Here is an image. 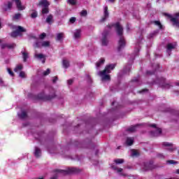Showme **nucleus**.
Wrapping results in <instances>:
<instances>
[{
  "label": "nucleus",
  "mask_w": 179,
  "mask_h": 179,
  "mask_svg": "<svg viewBox=\"0 0 179 179\" xmlns=\"http://www.w3.org/2000/svg\"><path fill=\"white\" fill-rule=\"evenodd\" d=\"M111 29V25H108L106 27V30H110Z\"/></svg>",
  "instance_id": "55"
},
{
  "label": "nucleus",
  "mask_w": 179,
  "mask_h": 179,
  "mask_svg": "<svg viewBox=\"0 0 179 179\" xmlns=\"http://www.w3.org/2000/svg\"><path fill=\"white\" fill-rule=\"evenodd\" d=\"M13 3L10 1H8V3H4L3 9L6 12V10H9V9L12 8Z\"/></svg>",
  "instance_id": "18"
},
{
  "label": "nucleus",
  "mask_w": 179,
  "mask_h": 179,
  "mask_svg": "<svg viewBox=\"0 0 179 179\" xmlns=\"http://www.w3.org/2000/svg\"><path fill=\"white\" fill-rule=\"evenodd\" d=\"M115 163L116 164H122L124 163V159H116L114 160Z\"/></svg>",
  "instance_id": "36"
},
{
  "label": "nucleus",
  "mask_w": 179,
  "mask_h": 179,
  "mask_svg": "<svg viewBox=\"0 0 179 179\" xmlns=\"http://www.w3.org/2000/svg\"><path fill=\"white\" fill-rule=\"evenodd\" d=\"M70 23L73 24L76 22V17H72L69 20Z\"/></svg>",
  "instance_id": "43"
},
{
  "label": "nucleus",
  "mask_w": 179,
  "mask_h": 179,
  "mask_svg": "<svg viewBox=\"0 0 179 179\" xmlns=\"http://www.w3.org/2000/svg\"><path fill=\"white\" fill-rule=\"evenodd\" d=\"M55 97V94H52V95H45L44 92H42L38 95V99H39V100L45 101L52 100V99H54Z\"/></svg>",
  "instance_id": "7"
},
{
  "label": "nucleus",
  "mask_w": 179,
  "mask_h": 179,
  "mask_svg": "<svg viewBox=\"0 0 179 179\" xmlns=\"http://www.w3.org/2000/svg\"><path fill=\"white\" fill-rule=\"evenodd\" d=\"M50 13V9L48 6L43 7L41 10V15H47Z\"/></svg>",
  "instance_id": "28"
},
{
  "label": "nucleus",
  "mask_w": 179,
  "mask_h": 179,
  "mask_svg": "<svg viewBox=\"0 0 179 179\" xmlns=\"http://www.w3.org/2000/svg\"><path fill=\"white\" fill-rule=\"evenodd\" d=\"M20 78H26V73L24 71L20 72L19 74Z\"/></svg>",
  "instance_id": "44"
},
{
  "label": "nucleus",
  "mask_w": 179,
  "mask_h": 179,
  "mask_svg": "<svg viewBox=\"0 0 179 179\" xmlns=\"http://www.w3.org/2000/svg\"><path fill=\"white\" fill-rule=\"evenodd\" d=\"M47 36V34H45V33H43L40 35L39 38H41V40H44V38H45Z\"/></svg>",
  "instance_id": "46"
},
{
  "label": "nucleus",
  "mask_w": 179,
  "mask_h": 179,
  "mask_svg": "<svg viewBox=\"0 0 179 179\" xmlns=\"http://www.w3.org/2000/svg\"><path fill=\"white\" fill-rule=\"evenodd\" d=\"M153 169H156V165L153 164V162H147L143 165V171H149Z\"/></svg>",
  "instance_id": "8"
},
{
  "label": "nucleus",
  "mask_w": 179,
  "mask_h": 179,
  "mask_svg": "<svg viewBox=\"0 0 179 179\" xmlns=\"http://www.w3.org/2000/svg\"><path fill=\"white\" fill-rule=\"evenodd\" d=\"M67 83L68 85H72V83H73V80H68Z\"/></svg>",
  "instance_id": "52"
},
{
  "label": "nucleus",
  "mask_w": 179,
  "mask_h": 179,
  "mask_svg": "<svg viewBox=\"0 0 179 179\" xmlns=\"http://www.w3.org/2000/svg\"><path fill=\"white\" fill-rule=\"evenodd\" d=\"M0 86H5V82L3 81V79L0 77Z\"/></svg>",
  "instance_id": "47"
},
{
  "label": "nucleus",
  "mask_w": 179,
  "mask_h": 179,
  "mask_svg": "<svg viewBox=\"0 0 179 179\" xmlns=\"http://www.w3.org/2000/svg\"><path fill=\"white\" fill-rule=\"evenodd\" d=\"M16 47L15 43H4L1 45V48L3 50L5 48H8V50H12V48H15Z\"/></svg>",
  "instance_id": "13"
},
{
  "label": "nucleus",
  "mask_w": 179,
  "mask_h": 179,
  "mask_svg": "<svg viewBox=\"0 0 179 179\" xmlns=\"http://www.w3.org/2000/svg\"><path fill=\"white\" fill-rule=\"evenodd\" d=\"M153 73H150V71H147V75H152Z\"/></svg>",
  "instance_id": "59"
},
{
  "label": "nucleus",
  "mask_w": 179,
  "mask_h": 179,
  "mask_svg": "<svg viewBox=\"0 0 179 179\" xmlns=\"http://www.w3.org/2000/svg\"><path fill=\"white\" fill-rule=\"evenodd\" d=\"M34 47L35 48H41V47H43V41H36V42L34 45Z\"/></svg>",
  "instance_id": "29"
},
{
  "label": "nucleus",
  "mask_w": 179,
  "mask_h": 179,
  "mask_svg": "<svg viewBox=\"0 0 179 179\" xmlns=\"http://www.w3.org/2000/svg\"><path fill=\"white\" fill-rule=\"evenodd\" d=\"M178 164V162H177L176 161H174L173 159L166 161V164Z\"/></svg>",
  "instance_id": "39"
},
{
  "label": "nucleus",
  "mask_w": 179,
  "mask_h": 179,
  "mask_svg": "<svg viewBox=\"0 0 179 179\" xmlns=\"http://www.w3.org/2000/svg\"><path fill=\"white\" fill-rule=\"evenodd\" d=\"M120 176H127V174H124V173H120Z\"/></svg>",
  "instance_id": "62"
},
{
  "label": "nucleus",
  "mask_w": 179,
  "mask_h": 179,
  "mask_svg": "<svg viewBox=\"0 0 179 179\" xmlns=\"http://www.w3.org/2000/svg\"><path fill=\"white\" fill-rule=\"evenodd\" d=\"M178 17L174 18H171V21L173 23V26H176V27H179V20L177 19Z\"/></svg>",
  "instance_id": "26"
},
{
  "label": "nucleus",
  "mask_w": 179,
  "mask_h": 179,
  "mask_svg": "<svg viewBox=\"0 0 179 179\" xmlns=\"http://www.w3.org/2000/svg\"><path fill=\"white\" fill-rule=\"evenodd\" d=\"M116 33L119 37V41H118V45H117V51H121L122 48H124L126 45L125 43V38H124V28H122V26L119 24V22L115 23L113 24Z\"/></svg>",
  "instance_id": "1"
},
{
  "label": "nucleus",
  "mask_w": 179,
  "mask_h": 179,
  "mask_svg": "<svg viewBox=\"0 0 179 179\" xmlns=\"http://www.w3.org/2000/svg\"><path fill=\"white\" fill-rule=\"evenodd\" d=\"M106 62V59L105 58H101L98 62L96 64V69H99L101 65H103Z\"/></svg>",
  "instance_id": "21"
},
{
  "label": "nucleus",
  "mask_w": 179,
  "mask_h": 179,
  "mask_svg": "<svg viewBox=\"0 0 179 179\" xmlns=\"http://www.w3.org/2000/svg\"><path fill=\"white\" fill-rule=\"evenodd\" d=\"M80 16H83V17H86L87 16V10H83L80 13Z\"/></svg>",
  "instance_id": "38"
},
{
  "label": "nucleus",
  "mask_w": 179,
  "mask_h": 179,
  "mask_svg": "<svg viewBox=\"0 0 179 179\" xmlns=\"http://www.w3.org/2000/svg\"><path fill=\"white\" fill-rule=\"evenodd\" d=\"M21 54L22 55L24 62H27V58H29V53L27 52L22 51Z\"/></svg>",
  "instance_id": "25"
},
{
  "label": "nucleus",
  "mask_w": 179,
  "mask_h": 179,
  "mask_svg": "<svg viewBox=\"0 0 179 179\" xmlns=\"http://www.w3.org/2000/svg\"><path fill=\"white\" fill-rule=\"evenodd\" d=\"M115 68V64H111L106 65L105 69L103 71H99L98 76L101 78V80L107 81L110 80L111 78L108 73H110L111 71Z\"/></svg>",
  "instance_id": "2"
},
{
  "label": "nucleus",
  "mask_w": 179,
  "mask_h": 179,
  "mask_svg": "<svg viewBox=\"0 0 179 179\" xmlns=\"http://www.w3.org/2000/svg\"><path fill=\"white\" fill-rule=\"evenodd\" d=\"M131 156H132V157H135L136 156H139V152H138V151H136L135 150H131Z\"/></svg>",
  "instance_id": "37"
},
{
  "label": "nucleus",
  "mask_w": 179,
  "mask_h": 179,
  "mask_svg": "<svg viewBox=\"0 0 179 179\" xmlns=\"http://www.w3.org/2000/svg\"><path fill=\"white\" fill-rule=\"evenodd\" d=\"M81 32H82V31H80V29L76 30L73 33L74 38H76V39L80 38V33Z\"/></svg>",
  "instance_id": "23"
},
{
  "label": "nucleus",
  "mask_w": 179,
  "mask_h": 179,
  "mask_svg": "<svg viewBox=\"0 0 179 179\" xmlns=\"http://www.w3.org/2000/svg\"><path fill=\"white\" fill-rule=\"evenodd\" d=\"M16 3L17 8L18 10H23L24 9V7L22 6V2H20V0H14Z\"/></svg>",
  "instance_id": "20"
},
{
  "label": "nucleus",
  "mask_w": 179,
  "mask_h": 179,
  "mask_svg": "<svg viewBox=\"0 0 179 179\" xmlns=\"http://www.w3.org/2000/svg\"><path fill=\"white\" fill-rule=\"evenodd\" d=\"M108 2H110V3H114L115 2V0H108Z\"/></svg>",
  "instance_id": "56"
},
{
  "label": "nucleus",
  "mask_w": 179,
  "mask_h": 179,
  "mask_svg": "<svg viewBox=\"0 0 179 179\" xmlns=\"http://www.w3.org/2000/svg\"><path fill=\"white\" fill-rule=\"evenodd\" d=\"M37 16H38L37 11L33 12L31 15V17H32V19H35V17H37Z\"/></svg>",
  "instance_id": "41"
},
{
  "label": "nucleus",
  "mask_w": 179,
  "mask_h": 179,
  "mask_svg": "<svg viewBox=\"0 0 179 179\" xmlns=\"http://www.w3.org/2000/svg\"><path fill=\"white\" fill-rule=\"evenodd\" d=\"M108 16H110V13H108V7L105 6L103 8V16L100 20L101 23L106 22V20H107V19H108Z\"/></svg>",
  "instance_id": "10"
},
{
  "label": "nucleus",
  "mask_w": 179,
  "mask_h": 179,
  "mask_svg": "<svg viewBox=\"0 0 179 179\" xmlns=\"http://www.w3.org/2000/svg\"><path fill=\"white\" fill-rule=\"evenodd\" d=\"M7 71H8L9 75H10V76H13V71H12V70H10V69H7Z\"/></svg>",
  "instance_id": "49"
},
{
  "label": "nucleus",
  "mask_w": 179,
  "mask_h": 179,
  "mask_svg": "<svg viewBox=\"0 0 179 179\" xmlns=\"http://www.w3.org/2000/svg\"><path fill=\"white\" fill-rule=\"evenodd\" d=\"M45 22L48 24H52V23H54V15L52 14L48 15Z\"/></svg>",
  "instance_id": "15"
},
{
  "label": "nucleus",
  "mask_w": 179,
  "mask_h": 179,
  "mask_svg": "<svg viewBox=\"0 0 179 179\" xmlns=\"http://www.w3.org/2000/svg\"><path fill=\"white\" fill-rule=\"evenodd\" d=\"M42 47H50V41H42Z\"/></svg>",
  "instance_id": "35"
},
{
  "label": "nucleus",
  "mask_w": 179,
  "mask_h": 179,
  "mask_svg": "<svg viewBox=\"0 0 179 179\" xmlns=\"http://www.w3.org/2000/svg\"><path fill=\"white\" fill-rule=\"evenodd\" d=\"M157 157H159V159H164V155L163 154H157Z\"/></svg>",
  "instance_id": "48"
},
{
  "label": "nucleus",
  "mask_w": 179,
  "mask_h": 179,
  "mask_svg": "<svg viewBox=\"0 0 179 179\" xmlns=\"http://www.w3.org/2000/svg\"><path fill=\"white\" fill-rule=\"evenodd\" d=\"M131 69V66H128L127 68L124 69L125 73H127V72H129Z\"/></svg>",
  "instance_id": "50"
},
{
  "label": "nucleus",
  "mask_w": 179,
  "mask_h": 179,
  "mask_svg": "<svg viewBox=\"0 0 179 179\" xmlns=\"http://www.w3.org/2000/svg\"><path fill=\"white\" fill-rule=\"evenodd\" d=\"M164 16H166L167 17H169V19H171H171H174V17H173V15L167 13H164Z\"/></svg>",
  "instance_id": "45"
},
{
  "label": "nucleus",
  "mask_w": 179,
  "mask_h": 179,
  "mask_svg": "<svg viewBox=\"0 0 179 179\" xmlns=\"http://www.w3.org/2000/svg\"><path fill=\"white\" fill-rule=\"evenodd\" d=\"M57 175H55V176H53L52 178H51L50 179H57Z\"/></svg>",
  "instance_id": "58"
},
{
  "label": "nucleus",
  "mask_w": 179,
  "mask_h": 179,
  "mask_svg": "<svg viewBox=\"0 0 179 179\" xmlns=\"http://www.w3.org/2000/svg\"><path fill=\"white\" fill-rule=\"evenodd\" d=\"M113 170H115V171H117V173H122V168H118L115 166H112Z\"/></svg>",
  "instance_id": "30"
},
{
  "label": "nucleus",
  "mask_w": 179,
  "mask_h": 179,
  "mask_svg": "<svg viewBox=\"0 0 179 179\" xmlns=\"http://www.w3.org/2000/svg\"><path fill=\"white\" fill-rule=\"evenodd\" d=\"M134 141L135 138L133 137H127L126 139V145H127V146H132V145H134Z\"/></svg>",
  "instance_id": "16"
},
{
  "label": "nucleus",
  "mask_w": 179,
  "mask_h": 179,
  "mask_svg": "<svg viewBox=\"0 0 179 179\" xmlns=\"http://www.w3.org/2000/svg\"><path fill=\"white\" fill-rule=\"evenodd\" d=\"M77 1L78 0H67V3H69V5H72L73 6L76 5Z\"/></svg>",
  "instance_id": "34"
},
{
  "label": "nucleus",
  "mask_w": 179,
  "mask_h": 179,
  "mask_svg": "<svg viewBox=\"0 0 179 179\" xmlns=\"http://www.w3.org/2000/svg\"><path fill=\"white\" fill-rule=\"evenodd\" d=\"M175 17H179V13H175Z\"/></svg>",
  "instance_id": "57"
},
{
  "label": "nucleus",
  "mask_w": 179,
  "mask_h": 179,
  "mask_svg": "<svg viewBox=\"0 0 179 179\" xmlns=\"http://www.w3.org/2000/svg\"><path fill=\"white\" fill-rule=\"evenodd\" d=\"M64 39V33H59L56 35V41H62Z\"/></svg>",
  "instance_id": "27"
},
{
  "label": "nucleus",
  "mask_w": 179,
  "mask_h": 179,
  "mask_svg": "<svg viewBox=\"0 0 179 179\" xmlns=\"http://www.w3.org/2000/svg\"><path fill=\"white\" fill-rule=\"evenodd\" d=\"M153 37H155V33L150 34L148 35V38H153Z\"/></svg>",
  "instance_id": "51"
},
{
  "label": "nucleus",
  "mask_w": 179,
  "mask_h": 179,
  "mask_svg": "<svg viewBox=\"0 0 179 179\" xmlns=\"http://www.w3.org/2000/svg\"><path fill=\"white\" fill-rule=\"evenodd\" d=\"M22 17V14L17 13L13 17V20H19V19Z\"/></svg>",
  "instance_id": "33"
},
{
  "label": "nucleus",
  "mask_w": 179,
  "mask_h": 179,
  "mask_svg": "<svg viewBox=\"0 0 179 179\" xmlns=\"http://www.w3.org/2000/svg\"><path fill=\"white\" fill-rule=\"evenodd\" d=\"M162 146H164L165 148H167V150H169V152H173V144L168 142H164L162 143Z\"/></svg>",
  "instance_id": "19"
},
{
  "label": "nucleus",
  "mask_w": 179,
  "mask_h": 179,
  "mask_svg": "<svg viewBox=\"0 0 179 179\" xmlns=\"http://www.w3.org/2000/svg\"><path fill=\"white\" fill-rule=\"evenodd\" d=\"M38 6L45 8L47 6H50V3H48L47 0H41L38 4Z\"/></svg>",
  "instance_id": "14"
},
{
  "label": "nucleus",
  "mask_w": 179,
  "mask_h": 179,
  "mask_svg": "<svg viewBox=\"0 0 179 179\" xmlns=\"http://www.w3.org/2000/svg\"><path fill=\"white\" fill-rule=\"evenodd\" d=\"M17 115H18L19 118H20L21 120H24V119L27 118V113L24 110H22L21 112V114L17 113Z\"/></svg>",
  "instance_id": "22"
},
{
  "label": "nucleus",
  "mask_w": 179,
  "mask_h": 179,
  "mask_svg": "<svg viewBox=\"0 0 179 179\" xmlns=\"http://www.w3.org/2000/svg\"><path fill=\"white\" fill-rule=\"evenodd\" d=\"M14 29H15V31L10 34L11 37L13 38L17 37V36H22L21 33H25L26 31V29L22 26H15Z\"/></svg>",
  "instance_id": "4"
},
{
  "label": "nucleus",
  "mask_w": 179,
  "mask_h": 179,
  "mask_svg": "<svg viewBox=\"0 0 179 179\" xmlns=\"http://www.w3.org/2000/svg\"><path fill=\"white\" fill-rule=\"evenodd\" d=\"M156 83H159V86L162 87V89H170L171 85H170V83L166 80V78H161L157 81Z\"/></svg>",
  "instance_id": "6"
},
{
  "label": "nucleus",
  "mask_w": 179,
  "mask_h": 179,
  "mask_svg": "<svg viewBox=\"0 0 179 179\" xmlns=\"http://www.w3.org/2000/svg\"><path fill=\"white\" fill-rule=\"evenodd\" d=\"M23 69V65L20 64L17 65L14 69L15 72H19V71H22Z\"/></svg>",
  "instance_id": "31"
},
{
  "label": "nucleus",
  "mask_w": 179,
  "mask_h": 179,
  "mask_svg": "<svg viewBox=\"0 0 179 179\" xmlns=\"http://www.w3.org/2000/svg\"><path fill=\"white\" fill-rule=\"evenodd\" d=\"M34 58H36V59H42V64L45 63V55L43 54H41V53L38 54L37 52H35Z\"/></svg>",
  "instance_id": "11"
},
{
  "label": "nucleus",
  "mask_w": 179,
  "mask_h": 179,
  "mask_svg": "<svg viewBox=\"0 0 179 179\" xmlns=\"http://www.w3.org/2000/svg\"><path fill=\"white\" fill-rule=\"evenodd\" d=\"M62 66H63V68H64L65 69H68V68H69L70 66L69 61L67 59H63Z\"/></svg>",
  "instance_id": "24"
},
{
  "label": "nucleus",
  "mask_w": 179,
  "mask_h": 179,
  "mask_svg": "<svg viewBox=\"0 0 179 179\" xmlns=\"http://www.w3.org/2000/svg\"><path fill=\"white\" fill-rule=\"evenodd\" d=\"M154 24H155V26H158L159 29H162V25L160 21H154Z\"/></svg>",
  "instance_id": "40"
},
{
  "label": "nucleus",
  "mask_w": 179,
  "mask_h": 179,
  "mask_svg": "<svg viewBox=\"0 0 179 179\" xmlns=\"http://www.w3.org/2000/svg\"><path fill=\"white\" fill-rule=\"evenodd\" d=\"M148 89H144V90H143L141 91H139L138 93H145V92H148Z\"/></svg>",
  "instance_id": "54"
},
{
  "label": "nucleus",
  "mask_w": 179,
  "mask_h": 179,
  "mask_svg": "<svg viewBox=\"0 0 179 179\" xmlns=\"http://www.w3.org/2000/svg\"><path fill=\"white\" fill-rule=\"evenodd\" d=\"M132 82H138V79H133Z\"/></svg>",
  "instance_id": "60"
},
{
  "label": "nucleus",
  "mask_w": 179,
  "mask_h": 179,
  "mask_svg": "<svg viewBox=\"0 0 179 179\" xmlns=\"http://www.w3.org/2000/svg\"><path fill=\"white\" fill-rule=\"evenodd\" d=\"M50 70L48 69L46 71H43V76H47V75H50Z\"/></svg>",
  "instance_id": "42"
},
{
  "label": "nucleus",
  "mask_w": 179,
  "mask_h": 179,
  "mask_svg": "<svg viewBox=\"0 0 179 179\" xmlns=\"http://www.w3.org/2000/svg\"><path fill=\"white\" fill-rule=\"evenodd\" d=\"M174 48H176V45L173 44V43H169L166 45V52L169 55H171V50H174Z\"/></svg>",
  "instance_id": "12"
},
{
  "label": "nucleus",
  "mask_w": 179,
  "mask_h": 179,
  "mask_svg": "<svg viewBox=\"0 0 179 179\" xmlns=\"http://www.w3.org/2000/svg\"><path fill=\"white\" fill-rule=\"evenodd\" d=\"M34 155L35 157H37V158L40 157L41 156V150L38 147H35Z\"/></svg>",
  "instance_id": "17"
},
{
  "label": "nucleus",
  "mask_w": 179,
  "mask_h": 179,
  "mask_svg": "<svg viewBox=\"0 0 179 179\" xmlns=\"http://www.w3.org/2000/svg\"><path fill=\"white\" fill-rule=\"evenodd\" d=\"M176 174H179V169H177V170L176 171Z\"/></svg>",
  "instance_id": "61"
},
{
  "label": "nucleus",
  "mask_w": 179,
  "mask_h": 179,
  "mask_svg": "<svg viewBox=\"0 0 179 179\" xmlns=\"http://www.w3.org/2000/svg\"><path fill=\"white\" fill-rule=\"evenodd\" d=\"M110 31L105 30L102 34V45H107L108 44V40H107V36H108Z\"/></svg>",
  "instance_id": "9"
},
{
  "label": "nucleus",
  "mask_w": 179,
  "mask_h": 179,
  "mask_svg": "<svg viewBox=\"0 0 179 179\" xmlns=\"http://www.w3.org/2000/svg\"><path fill=\"white\" fill-rule=\"evenodd\" d=\"M38 179H44V178H38Z\"/></svg>",
  "instance_id": "64"
},
{
  "label": "nucleus",
  "mask_w": 179,
  "mask_h": 179,
  "mask_svg": "<svg viewBox=\"0 0 179 179\" xmlns=\"http://www.w3.org/2000/svg\"><path fill=\"white\" fill-rule=\"evenodd\" d=\"M176 86H179V82L176 83Z\"/></svg>",
  "instance_id": "63"
},
{
  "label": "nucleus",
  "mask_w": 179,
  "mask_h": 179,
  "mask_svg": "<svg viewBox=\"0 0 179 179\" xmlns=\"http://www.w3.org/2000/svg\"><path fill=\"white\" fill-rule=\"evenodd\" d=\"M150 127L155 128V131H151L150 132V136L152 138H157V136H160V135H162V129L157 128L156 127V124H150Z\"/></svg>",
  "instance_id": "5"
},
{
  "label": "nucleus",
  "mask_w": 179,
  "mask_h": 179,
  "mask_svg": "<svg viewBox=\"0 0 179 179\" xmlns=\"http://www.w3.org/2000/svg\"><path fill=\"white\" fill-rule=\"evenodd\" d=\"M81 170L78 168H69L66 170H61V169H56L55 173L56 174H63L66 176V174H78V173H80Z\"/></svg>",
  "instance_id": "3"
},
{
  "label": "nucleus",
  "mask_w": 179,
  "mask_h": 179,
  "mask_svg": "<svg viewBox=\"0 0 179 179\" xmlns=\"http://www.w3.org/2000/svg\"><path fill=\"white\" fill-rule=\"evenodd\" d=\"M57 80H58V77H54V78H53V80H52V82H53L54 83H55L57 82Z\"/></svg>",
  "instance_id": "53"
},
{
  "label": "nucleus",
  "mask_w": 179,
  "mask_h": 179,
  "mask_svg": "<svg viewBox=\"0 0 179 179\" xmlns=\"http://www.w3.org/2000/svg\"><path fill=\"white\" fill-rule=\"evenodd\" d=\"M128 132H135L136 131V126H132L127 129Z\"/></svg>",
  "instance_id": "32"
}]
</instances>
